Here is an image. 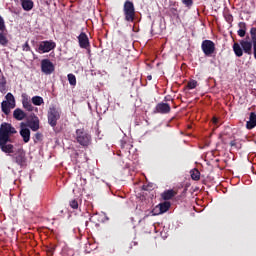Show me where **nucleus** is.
Here are the masks:
<instances>
[{
	"label": "nucleus",
	"instance_id": "c756f323",
	"mask_svg": "<svg viewBox=\"0 0 256 256\" xmlns=\"http://www.w3.org/2000/svg\"><path fill=\"white\" fill-rule=\"evenodd\" d=\"M188 89H195L197 87V80H190L187 84Z\"/></svg>",
	"mask_w": 256,
	"mask_h": 256
},
{
	"label": "nucleus",
	"instance_id": "f03ea898",
	"mask_svg": "<svg viewBox=\"0 0 256 256\" xmlns=\"http://www.w3.org/2000/svg\"><path fill=\"white\" fill-rule=\"evenodd\" d=\"M76 141L79 145H82V147H89V145H91V135L85 132L84 129H77Z\"/></svg>",
	"mask_w": 256,
	"mask_h": 256
},
{
	"label": "nucleus",
	"instance_id": "f257e3e1",
	"mask_svg": "<svg viewBox=\"0 0 256 256\" xmlns=\"http://www.w3.org/2000/svg\"><path fill=\"white\" fill-rule=\"evenodd\" d=\"M4 101L1 103V109L4 115H9L11 109H15V96L12 93H7Z\"/></svg>",
	"mask_w": 256,
	"mask_h": 256
},
{
	"label": "nucleus",
	"instance_id": "412c9836",
	"mask_svg": "<svg viewBox=\"0 0 256 256\" xmlns=\"http://www.w3.org/2000/svg\"><path fill=\"white\" fill-rule=\"evenodd\" d=\"M33 105H36L37 107H40V105H43L45 101L43 100V97L41 96H34L31 99Z\"/></svg>",
	"mask_w": 256,
	"mask_h": 256
},
{
	"label": "nucleus",
	"instance_id": "393cba45",
	"mask_svg": "<svg viewBox=\"0 0 256 256\" xmlns=\"http://www.w3.org/2000/svg\"><path fill=\"white\" fill-rule=\"evenodd\" d=\"M191 177L194 181H199V179H201V173L199 172V170H192Z\"/></svg>",
	"mask_w": 256,
	"mask_h": 256
},
{
	"label": "nucleus",
	"instance_id": "1a4fd4ad",
	"mask_svg": "<svg viewBox=\"0 0 256 256\" xmlns=\"http://www.w3.org/2000/svg\"><path fill=\"white\" fill-rule=\"evenodd\" d=\"M20 135L24 141V143H29L31 139V130L29 128L25 127V123H21V130Z\"/></svg>",
	"mask_w": 256,
	"mask_h": 256
},
{
	"label": "nucleus",
	"instance_id": "4be33fe9",
	"mask_svg": "<svg viewBox=\"0 0 256 256\" xmlns=\"http://www.w3.org/2000/svg\"><path fill=\"white\" fill-rule=\"evenodd\" d=\"M29 127L32 131H38V129H39V118L34 117L33 121L30 122Z\"/></svg>",
	"mask_w": 256,
	"mask_h": 256
},
{
	"label": "nucleus",
	"instance_id": "f704fd0d",
	"mask_svg": "<svg viewBox=\"0 0 256 256\" xmlns=\"http://www.w3.org/2000/svg\"><path fill=\"white\" fill-rule=\"evenodd\" d=\"M96 217H97V215H94V216L90 217V221H95Z\"/></svg>",
	"mask_w": 256,
	"mask_h": 256
},
{
	"label": "nucleus",
	"instance_id": "f8f14e48",
	"mask_svg": "<svg viewBox=\"0 0 256 256\" xmlns=\"http://www.w3.org/2000/svg\"><path fill=\"white\" fill-rule=\"evenodd\" d=\"M14 159L17 165H25V161H27V158L25 157V151H23V149H19Z\"/></svg>",
	"mask_w": 256,
	"mask_h": 256
},
{
	"label": "nucleus",
	"instance_id": "aec40b11",
	"mask_svg": "<svg viewBox=\"0 0 256 256\" xmlns=\"http://www.w3.org/2000/svg\"><path fill=\"white\" fill-rule=\"evenodd\" d=\"M33 5V0H22V9H24V11H31Z\"/></svg>",
	"mask_w": 256,
	"mask_h": 256
},
{
	"label": "nucleus",
	"instance_id": "39448f33",
	"mask_svg": "<svg viewBox=\"0 0 256 256\" xmlns=\"http://www.w3.org/2000/svg\"><path fill=\"white\" fill-rule=\"evenodd\" d=\"M14 133H17V130L13 128V126L9 123H2L0 127V139H6L9 140V137L11 135H14Z\"/></svg>",
	"mask_w": 256,
	"mask_h": 256
},
{
	"label": "nucleus",
	"instance_id": "dca6fc26",
	"mask_svg": "<svg viewBox=\"0 0 256 256\" xmlns=\"http://www.w3.org/2000/svg\"><path fill=\"white\" fill-rule=\"evenodd\" d=\"M13 117L16 119V121H23V119L27 117V114L21 108H17L13 112Z\"/></svg>",
	"mask_w": 256,
	"mask_h": 256
},
{
	"label": "nucleus",
	"instance_id": "e433bc0d",
	"mask_svg": "<svg viewBox=\"0 0 256 256\" xmlns=\"http://www.w3.org/2000/svg\"><path fill=\"white\" fill-rule=\"evenodd\" d=\"M213 123H217V118H214Z\"/></svg>",
	"mask_w": 256,
	"mask_h": 256
},
{
	"label": "nucleus",
	"instance_id": "c9c22d12",
	"mask_svg": "<svg viewBox=\"0 0 256 256\" xmlns=\"http://www.w3.org/2000/svg\"><path fill=\"white\" fill-rule=\"evenodd\" d=\"M144 191H149V186H143Z\"/></svg>",
	"mask_w": 256,
	"mask_h": 256
},
{
	"label": "nucleus",
	"instance_id": "6e6552de",
	"mask_svg": "<svg viewBox=\"0 0 256 256\" xmlns=\"http://www.w3.org/2000/svg\"><path fill=\"white\" fill-rule=\"evenodd\" d=\"M41 70L45 75H51L55 71V65L49 59H44L41 62Z\"/></svg>",
	"mask_w": 256,
	"mask_h": 256
},
{
	"label": "nucleus",
	"instance_id": "4468645a",
	"mask_svg": "<svg viewBox=\"0 0 256 256\" xmlns=\"http://www.w3.org/2000/svg\"><path fill=\"white\" fill-rule=\"evenodd\" d=\"M78 41L82 49H87V47H89V37H87V34H85V32H82L78 36Z\"/></svg>",
	"mask_w": 256,
	"mask_h": 256
},
{
	"label": "nucleus",
	"instance_id": "cd10ccee",
	"mask_svg": "<svg viewBox=\"0 0 256 256\" xmlns=\"http://www.w3.org/2000/svg\"><path fill=\"white\" fill-rule=\"evenodd\" d=\"M231 147H234V149H241V142L237 140H233L230 142Z\"/></svg>",
	"mask_w": 256,
	"mask_h": 256
},
{
	"label": "nucleus",
	"instance_id": "2eb2a0df",
	"mask_svg": "<svg viewBox=\"0 0 256 256\" xmlns=\"http://www.w3.org/2000/svg\"><path fill=\"white\" fill-rule=\"evenodd\" d=\"M171 111V106L167 103H159L156 105V113L167 114Z\"/></svg>",
	"mask_w": 256,
	"mask_h": 256
},
{
	"label": "nucleus",
	"instance_id": "2f4dec72",
	"mask_svg": "<svg viewBox=\"0 0 256 256\" xmlns=\"http://www.w3.org/2000/svg\"><path fill=\"white\" fill-rule=\"evenodd\" d=\"M0 31H5V20L0 16Z\"/></svg>",
	"mask_w": 256,
	"mask_h": 256
},
{
	"label": "nucleus",
	"instance_id": "58836bf2",
	"mask_svg": "<svg viewBox=\"0 0 256 256\" xmlns=\"http://www.w3.org/2000/svg\"><path fill=\"white\" fill-rule=\"evenodd\" d=\"M3 85H5V82H2Z\"/></svg>",
	"mask_w": 256,
	"mask_h": 256
},
{
	"label": "nucleus",
	"instance_id": "bb28decb",
	"mask_svg": "<svg viewBox=\"0 0 256 256\" xmlns=\"http://www.w3.org/2000/svg\"><path fill=\"white\" fill-rule=\"evenodd\" d=\"M152 215H163V211L161 210L160 206L157 205L155 208L151 211Z\"/></svg>",
	"mask_w": 256,
	"mask_h": 256
},
{
	"label": "nucleus",
	"instance_id": "6ab92c4d",
	"mask_svg": "<svg viewBox=\"0 0 256 256\" xmlns=\"http://www.w3.org/2000/svg\"><path fill=\"white\" fill-rule=\"evenodd\" d=\"M239 30L238 35L239 37H244L247 33V24L245 22H240L238 24Z\"/></svg>",
	"mask_w": 256,
	"mask_h": 256
},
{
	"label": "nucleus",
	"instance_id": "20e7f679",
	"mask_svg": "<svg viewBox=\"0 0 256 256\" xmlns=\"http://www.w3.org/2000/svg\"><path fill=\"white\" fill-rule=\"evenodd\" d=\"M61 119V111L55 108V106H51L48 111V123L51 127L57 126V120Z\"/></svg>",
	"mask_w": 256,
	"mask_h": 256
},
{
	"label": "nucleus",
	"instance_id": "b1692460",
	"mask_svg": "<svg viewBox=\"0 0 256 256\" xmlns=\"http://www.w3.org/2000/svg\"><path fill=\"white\" fill-rule=\"evenodd\" d=\"M158 206L160 207V210L162 211V213H167V211H169V208L171 207V203L164 202V203L158 204Z\"/></svg>",
	"mask_w": 256,
	"mask_h": 256
},
{
	"label": "nucleus",
	"instance_id": "423d86ee",
	"mask_svg": "<svg viewBox=\"0 0 256 256\" xmlns=\"http://www.w3.org/2000/svg\"><path fill=\"white\" fill-rule=\"evenodd\" d=\"M55 47H56V44L52 40L42 41L40 42L37 51L38 53H49V51H53Z\"/></svg>",
	"mask_w": 256,
	"mask_h": 256
},
{
	"label": "nucleus",
	"instance_id": "7ed1b4c3",
	"mask_svg": "<svg viewBox=\"0 0 256 256\" xmlns=\"http://www.w3.org/2000/svg\"><path fill=\"white\" fill-rule=\"evenodd\" d=\"M124 15L125 20L130 23L135 20V5H133V2L127 0L124 3Z\"/></svg>",
	"mask_w": 256,
	"mask_h": 256
},
{
	"label": "nucleus",
	"instance_id": "a211bd4d",
	"mask_svg": "<svg viewBox=\"0 0 256 256\" xmlns=\"http://www.w3.org/2000/svg\"><path fill=\"white\" fill-rule=\"evenodd\" d=\"M233 51L236 55V57H243V47L239 43H234L233 44Z\"/></svg>",
	"mask_w": 256,
	"mask_h": 256
},
{
	"label": "nucleus",
	"instance_id": "473e14b6",
	"mask_svg": "<svg viewBox=\"0 0 256 256\" xmlns=\"http://www.w3.org/2000/svg\"><path fill=\"white\" fill-rule=\"evenodd\" d=\"M182 3L186 5V7H191V5H193V0H182Z\"/></svg>",
	"mask_w": 256,
	"mask_h": 256
},
{
	"label": "nucleus",
	"instance_id": "0eeeda50",
	"mask_svg": "<svg viewBox=\"0 0 256 256\" xmlns=\"http://www.w3.org/2000/svg\"><path fill=\"white\" fill-rule=\"evenodd\" d=\"M201 47L204 55L206 56L213 55V53H215V43L211 40H204Z\"/></svg>",
	"mask_w": 256,
	"mask_h": 256
},
{
	"label": "nucleus",
	"instance_id": "f3484780",
	"mask_svg": "<svg viewBox=\"0 0 256 256\" xmlns=\"http://www.w3.org/2000/svg\"><path fill=\"white\" fill-rule=\"evenodd\" d=\"M247 129H253L256 127V115L255 113H250L249 121L246 123Z\"/></svg>",
	"mask_w": 256,
	"mask_h": 256
},
{
	"label": "nucleus",
	"instance_id": "a878e982",
	"mask_svg": "<svg viewBox=\"0 0 256 256\" xmlns=\"http://www.w3.org/2000/svg\"><path fill=\"white\" fill-rule=\"evenodd\" d=\"M69 84L75 87L77 85V78L73 74H68Z\"/></svg>",
	"mask_w": 256,
	"mask_h": 256
},
{
	"label": "nucleus",
	"instance_id": "4c0bfd02",
	"mask_svg": "<svg viewBox=\"0 0 256 256\" xmlns=\"http://www.w3.org/2000/svg\"><path fill=\"white\" fill-rule=\"evenodd\" d=\"M148 79H150V80H151V76H148Z\"/></svg>",
	"mask_w": 256,
	"mask_h": 256
},
{
	"label": "nucleus",
	"instance_id": "72a5a7b5",
	"mask_svg": "<svg viewBox=\"0 0 256 256\" xmlns=\"http://www.w3.org/2000/svg\"><path fill=\"white\" fill-rule=\"evenodd\" d=\"M23 51H31V46H29V42H26L23 46H22Z\"/></svg>",
	"mask_w": 256,
	"mask_h": 256
},
{
	"label": "nucleus",
	"instance_id": "ddd939ff",
	"mask_svg": "<svg viewBox=\"0 0 256 256\" xmlns=\"http://www.w3.org/2000/svg\"><path fill=\"white\" fill-rule=\"evenodd\" d=\"M240 45L247 55H251V51L253 49V42L249 40H241Z\"/></svg>",
	"mask_w": 256,
	"mask_h": 256
},
{
	"label": "nucleus",
	"instance_id": "7c9ffc66",
	"mask_svg": "<svg viewBox=\"0 0 256 256\" xmlns=\"http://www.w3.org/2000/svg\"><path fill=\"white\" fill-rule=\"evenodd\" d=\"M70 207L72 209H79V202L77 200H71L70 201Z\"/></svg>",
	"mask_w": 256,
	"mask_h": 256
},
{
	"label": "nucleus",
	"instance_id": "5701e85b",
	"mask_svg": "<svg viewBox=\"0 0 256 256\" xmlns=\"http://www.w3.org/2000/svg\"><path fill=\"white\" fill-rule=\"evenodd\" d=\"M175 196L173 190H167L162 194V198L164 199V201H169V199H173V197Z\"/></svg>",
	"mask_w": 256,
	"mask_h": 256
},
{
	"label": "nucleus",
	"instance_id": "9d476101",
	"mask_svg": "<svg viewBox=\"0 0 256 256\" xmlns=\"http://www.w3.org/2000/svg\"><path fill=\"white\" fill-rule=\"evenodd\" d=\"M9 143V140L7 139H0V149L3 153H14L13 144H7Z\"/></svg>",
	"mask_w": 256,
	"mask_h": 256
},
{
	"label": "nucleus",
	"instance_id": "9b49d317",
	"mask_svg": "<svg viewBox=\"0 0 256 256\" xmlns=\"http://www.w3.org/2000/svg\"><path fill=\"white\" fill-rule=\"evenodd\" d=\"M22 105L26 109V111H33L35 107L31 104V98L26 93L22 94Z\"/></svg>",
	"mask_w": 256,
	"mask_h": 256
},
{
	"label": "nucleus",
	"instance_id": "c85d7f7f",
	"mask_svg": "<svg viewBox=\"0 0 256 256\" xmlns=\"http://www.w3.org/2000/svg\"><path fill=\"white\" fill-rule=\"evenodd\" d=\"M8 41H7V37L3 34L0 33V45H7Z\"/></svg>",
	"mask_w": 256,
	"mask_h": 256
}]
</instances>
